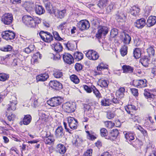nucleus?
Returning <instances> with one entry per match:
<instances>
[{
	"instance_id": "31",
	"label": "nucleus",
	"mask_w": 156,
	"mask_h": 156,
	"mask_svg": "<svg viewBox=\"0 0 156 156\" xmlns=\"http://www.w3.org/2000/svg\"><path fill=\"white\" fill-rule=\"evenodd\" d=\"M39 114L40 117V119L44 121H46L48 118L47 112L41 111L39 112Z\"/></svg>"
},
{
	"instance_id": "59",
	"label": "nucleus",
	"mask_w": 156,
	"mask_h": 156,
	"mask_svg": "<svg viewBox=\"0 0 156 156\" xmlns=\"http://www.w3.org/2000/svg\"><path fill=\"white\" fill-rule=\"evenodd\" d=\"M86 132L87 133V137L88 139L93 140L96 138V137H95L94 135L90 134V133L89 131H86Z\"/></svg>"
},
{
	"instance_id": "55",
	"label": "nucleus",
	"mask_w": 156,
	"mask_h": 156,
	"mask_svg": "<svg viewBox=\"0 0 156 156\" xmlns=\"http://www.w3.org/2000/svg\"><path fill=\"white\" fill-rule=\"evenodd\" d=\"M118 34L117 29L115 28L113 29L110 32V37H114L117 35Z\"/></svg>"
},
{
	"instance_id": "38",
	"label": "nucleus",
	"mask_w": 156,
	"mask_h": 156,
	"mask_svg": "<svg viewBox=\"0 0 156 156\" xmlns=\"http://www.w3.org/2000/svg\"><path fill=\"white\" fill-rule=\"evenodd\" d=\"M97 68L98 70L101 71L103 69H108V66L103 62H101L98 64Z\"/></svg>"
},
{
	"instance_id": "5",
	"label": "nucleus",
	"mask_w": 156,
	"mask_h": 156,
	"mask_svg": "<svg viewBox=\"0 0 156 156\" xmlns=\"http://www.w3.org/2000/svg\"><path fill=\"white\" fill-rule=\"evenodd\" d=\"M150 90L148 89H145L144 90V95L145 97L147 99L148 101L150 102H153V104L156 105V101H154L156 99V95L150 92Z\"/></svg>"
},
{
	"instance_id": "16",
	"label": "nucleus",
	"mask_w": 156,
	"mask_h": 156,
	"mask_svg": "<svg viewBox=\"0 0 156 156\" xmlns=\"http://www.w3.org/2000/svg\"><path fill=\"white\" fill-rule=\"evenodd\" d=\"M68 121L69 126L72 129H75L77 127V122L76 120L71 117L68 118Z\"/></svg>"
},
{
	"instance_id": "29",
	"label": "nucleus",
	"mask_w": 156,
	"mask_h": 156,
	"mask_svg": "<svg viewBox=\"0 0 156 156\" xmlns=\"http://www.w3.org/2000/svg\"><path fill=\"white\" fill-rule=\"evenodd\" d=\"M49 76L46 73L41 74L36 76V80L37 81H44L48 78Z\"/></svg>"
},
{
	"instance_id": "23",
	"label": "nucleus",
	"mask_w": 156,
	"mask_h": 156,
	"mask_svg": "<svg viewBox=\"0 0 156 156\" xmlns=\"http://www.w3.org/2000/svg\"><path fill=\"white\" fill-rule=\"evenodd\" d=\"M119 133L118 130L113 129L111 131L110 135L108 136V137H105V139L113 140L117 137Z\"/></svg>"
},
{
	"instance_id": "40",
	"label": "nucleus",
	"mask_w": 156,
	"mask_h": 156,
	"mask_svg": "<svg viewBox=\"0 0 156 156\" xmlns=\"http://www.w3.org/2000/svg\"><path fill=\"white\" fill-rule=\"evenodd\" d=\"M74 58L77 61L81 60L83 57V54L80 52L78 51L74 53Z\"/></svg>"
},
{
	"instance_id": "43",
	"label": "nucleus",
	"mask_w": 156,
	"mask_h": 156,
	"mask_svg": "<svg viewBox=\"0 0 156 156\" xmlns=\"http://www.w3.org/2000/svg\"><path fill=\"white\" fill-rule=\"evenodd\" d=\"M92 89L94 94L97 98L99 99L101 97L100 93L95 86L92 87Z\"/></svg>"
},
{
	"instance_id": "64",
	"label": "nucleus",
	"mask_w": 156,
	"mask_h": 156,
	"mask_svg": "<svg viewBox=\"0 0 156 156\" xmlns=\"http://www.w3.org/2000/svg\"><path fill=\"white\" fill-rule=\"evenodd\" d=\"M131 91L133 95L135 96H137L138 95V90L136 88H133L131 89Z\"/></svg>"
},
{
	"instance_id": "34",
	"label": "nucleus",
	"mask_w": 156,
	"mask_h": 156,
	"mask_svg": "<svg viewBox=\"0 0 156 156\" xmlns=\"http://www.w3.org/2000/svg\"><path fill=\"white\" fill-rule=\"evenodd\" d=\"M31 121V117L29 115H25L23 120V122L24 125H28Z\"/></svg>"
},
{
	"instance_id": "18",
	"label": "nucleus",
	"mask_w": 156,
	"mask_h": 156,
	"mask_svg": "<svg viewBox=\"0 0 156 156\" xmlns=\"http://www.w3.org/2000/svg\"><path fill=\"white\" fill-rule=\"evenodd\" d=\"M55 136L56 138L61 139L64 135L63 129L61 126H58L55 131Z\"/></svg>"
},
{
	"instance_id": "22",
	"label": "nucleus",
	"mask_w": 156,
	"mask_h": 156,
	"mask_svg": "<svg viewBox=\"0 0 156 156\" xmlns=\"http://www.w3.org/2000/svg\"><path fill=\"white\" fill-rule=\"evenodd\" d=\"M115 19L118 22H124L126 19V15L123 12H119L116 15Z\"/></svg>"
},
{
	"instance_id": "8",
	"label": "nucleus",
	"mask_w": 156,
	"mask_h": 156,
	"mask_svg": "<svg viewBox=\"0 0 156 156\" xmlns=\"http://www.w3.org/2000/svg\"><path fill=\"white\" fill-rule=\"evenodd\" d=\"M77 26L80 30L81 31L87 30L90 27L89 23L87 20H83L80 21L77 23Z\"/></svg>"
},
{
	"instance_id": "61",
	"label": "nucleus",
	"mask_w": 156,
	"mask_h": 156,
	"mask_svg": "<svg viewBox=\"0 0 156 156\" xmlns=\"http://www.w3.org/2000/svg\"><path fill=\"white\" fill-rule=\"evenodd\" d=\"M114 5L111 3L108 6L106 9V12L107 13H109L111 12L113 9Z\"/></svg>"
},
{
	"instance_id": "36",
	"label": "nucleus",
	"mask_w": 156,
	"mask_h": 156,
	"mask_svg": "<svg viewBox=\"0 0 156 156\" xmlns=\"http://www.w3.org/2000/svg\"><path fill=\"white\" fill-rule=\"evenodd\" d=\"M25 6L26 9L28 11V10H31L34 7V3L30 2H26L25 4Z\"/></svg>"
},
{
	"instance_id": "45",
	"label": "nucleus",
	"mask_w": 156,
	"mask_h": 156,
	"mask_svg": "<svg viewBox=\"0 0 156 156\" xmlns=\"http://www.w3.org/2000/svg\"><path fill=\"white\" fill-rule=\"evenodd\" d=\"M9 77V75L5 73H0V81H5L7 80Z\"/></svg>"
},
{
	"instance_id": "4",
	"label": "nucleus",
	"mask_w": 156,
	"mask_h": 156,
	"mask_svg": "<svg viewBox=\"0 0 156 156\" xmlns=\"http://www.w3.org/2000/svg\"><path fill=\"white\" fill-rule=\"evenodd\" d=\"M75 104L67 102L64 103L62 106V108L64 111L68 113L73 112L75 109Z\"/></svg>"
},
{
	"instance_id": "35",
	"label": "nucleus",
	"mask_w": 156,
	"mask_h": 156,
	"mask_svg": "<svg viewBox=\"0 0 156 156\" xmlns=\"http://www.w3.org/2000/svg\"><path fill=\"white\" fill-rule=\"evenodd\" d=\"M108 2V0H99L97 5L100 8L102 9L106 6Z\"/></svg>"
},
{
	"instance_id": "10",
	"label": "nucleus",
	"mask_w": 156,
	"mask_h": 156,
	"mask_svg": "<svg viewBox=\"0 0 156 156\" xmlns=\"http://www.w3.org/2000/svg\"><path fill=\"white\" fill-rule=\"evenodd\" d=\"M147 81L145 79L137 80L133 81V85L138 88L144 87L147 86Z\"/></svg>"
},
{
	"instance_id": "17",
	"label": "nucleus",
	"mask_w": 156,
	"mask_h": 156,
	"mask_svg": "<svg viewBox=\"0 0 156 156\" xmlns=\"http://www.w3.org/2000/svg\"><path fill=\"white\" fill-rule=\"evenodd\" d=\"M52 49L56 53H58L61 51L62 50V46L58 42H55L51 45Z\"/></svg>"
},
{
	"instance_id": "54",
	"label": "nucleus",
	"mask_w": 156,
	"mask_h": 156,
	"mask_svg": "<svg viewBox=\"0 0 156 156\" xmlns=\"http://www.w3.org/2000/svg\"><path fill=\"white\" fill-rule=\"evenodd\" d=\"M48 32H45L43 31H41L39 33V35L43 41L45 39V38L48 34Z\"/></svg>"
},
{
	"instance_id": "57",
	"label": "nucleus",
	"mask_w": 156,
	"mask_h": 156,
	"mask_svg": "<svg viewBox=\"0 0 156 156\" xmlns=\"http://www.w3.org/2000/svg\"><path fill=\"white\" fill-rule=\"evenodd\" d=\"M53 34L55 39L59 41H61L63 40L62 39L58 33L57 31H54L53 32Z\"/></svg>"
},
{
	"instance_id": "51",
	"label": "nucleus",
	"mask_w": 156,
	"mask_h": 156,
	"mask_svg": "<svg viewBox=\"0 0 156 156\" xmlns=\"http://www.w3.org/2000/svg\"><path fill=\"white\" fill-rule=\"evenodd\" d=\"M127 47L126 45H124L121 48L120 50V52L122 56H124L127 54Z\"/></svg>"
},
{
	"instance_id": "14",
	"label": "nucleus",
	"mask_w": 156,
	"mask_h": 156,
	"mask_svg": "<svg viewBox=\"0 0 156 156\" xmlns=\"http://www.w3.org/2000/svg\"><path fill=\"white\" fill-rule=\"evenodd\" d=\"M49 84L51 87L56 90H59L62 87V84L57 81H51Z\"/></svg>"
},
{
	"instance_id": "37",
	"label": "nucleus",
	"mask_w": 156,
	"mask_h": 156,
	"mask_svg": "<svg viewBox=\"0 0 156 156\" xmlns=\"http://www.w3.org/2000/svg\"><path fill=\"white\" fill-rule=\"evenodd\" d=\"M125 90V89L124 87H121L119 88L118 90H117L116 93L117 96L119 97V98H122L124 96V93Z\"/></svg>"
},
{
	"instance_id": "21",
	"label": "nucleus",
	"mask_w": 156,
	"mask_h": 156,
	"mask_svg": "<svg viewBox=\"0 0 156 156\" xmlns=\"http://www.w3.org/2000/svg\"><path fill=\"white\" fill-rule=\"evenodd\" d=\"M123 73H133L134 68L129 65H124L122 66Z\"/></svg>"
},
{
	"instance_id": "6",
	"label": "nucleus",
	"mask_w": 156,
	"mask_h": 156,
	"mask_svg": "<svg viewBox=\"0 0 156 156\" xmlns=\"http://www.w3.org/2000/svg\"><path fill=\"white\" fill-rule=\"evenodd\" d=\"M98 28V30L96 36L98 38H100L102 35H106L108 32V28L105 26H99Z\"/></svg>"
},
{
	"instance_id": "12",
	"label": "nucleus",
	"mask_w": 156,
	"mask_h": 156,
	"mask_svg": "<svg viewBox=\"0 0 156 156\" xmlns=\"http://www.w3.org/2000/svg\"><path fill=\"white\" fill-rule=\"evenodd\" d=\"M12 101H10V103L8 105L7 111L12 112V111H14L16 108V105L17 104L16 98L14 96H12L11 99Z\"/></svg>"
},
{
	"instance_id": "39",
	"label": "nucleus",
	"mask_w": 156,
	"mask_h": 156,
	"mask_svg": "<svg viewBox=\"0 0 156 156\" xmlns=\"http://www.w3.org/2000/svg\"><path fill=\"white\" fill-rule=\"evenodd\" d=\"M66 22H63L57 27L58 29L61 31L62 33L65 32V30L66 29Z\"/></svg>"
},
{
	"instance_id": "60",
	"label": "nucleus",
	"mask_w": 156,
	"mask_h": 156,
	"mask_svg": "<svg viewBox=\"0 0 156 156\" xmlns=\"http://www.w3.org/2000/svg\"><path fill=\"white\" fill-rule=\"evenodd\" d=\"M12 49V47L9 45L5 47L2 48L1 50L4 51H10Z\"/></svg>"
},
{
	"instance_id": "20",
	"label": "nucleus",
	"mask_w": 156,
	"mask_h": 156,
	"mask_svg": "<svg viewBox=\"0 0 156 156\" xmlns=\"http://www.w3.org/2000/svg\"><path fill=\"white\" fill-rule=\"evenodd\" d=\"M66 13V10L65 9L59 10L56 9L53 14L57 18L62 19L64 17Z\"/></svg>"
},
{
	"instance_id": "62",
	"label": "nucleus",
	"mask_w": 156,
	"mask_h": 156,
	"mask_svg": "<svg viewBox=\"0 0 156 156\" xmlns=\"http://www.w3.org/2000/svg\"><path fill=\"white\" fill-rule=\"evenodd\" d=\"M92 150L91 149L87 150L83 154V156H92Z\"/></svg>"
},
{
	"instance_id": "19",
	"label": "nucleus",
	"mask_w": 156,
	"mask_h": 156,
	"mask_svg": "<svg viewBox=\"0 0 156 156\" xmlns=\"http://www.w3.org/2000/svg\"><path fill=\"white\" fill-rule=\"evenodd\" d=\"M147 23L144 18H141L137 20L134 23V26L138 28L141 29L143 28Z\"/></svg>"
},
{
	"instance_id": "50",
	"label": "nucleus",
	"mask_w": 156,
	"mask_h": 156,
	"mask_svg": "<svg viewBox=\"0 0 156 156\" xmlns=\"http://www.w3.org/2000/svg\"><path fill=\"white\" fill-rule=\"evenodd\" d=\"M100 134L102 137H104L105 138L108 137L107 130L105 128H102L100 129Z\"/></svg>"
},
{
	"instance_id": "32",
	"label": "nucleus",
	"mask_w": 156,
	"mask_h": 156,
	"mask_svg": "<svg viewBox=\"0 0 156 156\" xmlns=\"http://www.w3.org/2000/svg\"><path fill=\"white\" fill-rule=\"evenodd\" d=\"M98 85L101 87H107L109 83V81L106 80L100 79L98 81Z\"/></svg>"
},
{
	"instance_id": "3",
	"label": "nucleus",
	"mask_w": 156,
	"mask_h": 156,
	"mask_svg": "<svg viewBox=\"0 0 156 156\" xmlns=\"http://www.w3.org/2000/svg\"><path fill=\"white\" fill-rule=\"evenodd\" d=\"M62 99L60 97H54L47 101L48 104L52 107H56L60 105L62 103Z\"/></svg>"
},
{
	"instance_id": "52",
	"label": "nucleus",
	"mask_w": 156,
	"mask_h": 156,
	"mask_svg": "<svg viewBox=\"0 0 156 156\" xmlns=\"http://www.w3.org/2000/svg\"><path fill=\"white\" fill-rule=\"evenodd\" d=\"M48 34L46 37L45 38V39L44 40V41L47 42H50L53 40V37L50 33L48 32Z\"/></svg>"
},
{
	"instance_id": "13",
	"label": "nucleus",
	"mask_w": 156,
	"mask_h": 156,
	"mask_svg": "<svg viewBox=\"0 0 156 156\" xmlns=\"http://www.w3.org/2000/svg\"><path fill=\"white\" fill-rule=\"evenodd\" d=\"M86 56L90 59L95 60L97 59L99 55L98 53L93 50H89L86 54Z\"/></svg>"
},
{
	"instance_id": "11",
	"label": "nucleus",
	"mask_w": 156,
	"mask_h": 156,
	"mask_svg": "<svg viewBox=\"0 0 156 156\" xmlns=\"http://www.w3.org/2000/svg\"><path fill=\"white\" fill-rule=\"evenodd\" d=\"M43 2L48 12L50 14L54 13L56 9V8L53 7L52 4L48 0H43Z\"/></svg>"
},
{
	"instance_id": "9",
	"label": "nucleus",
	"mask_w": 156,
	"mask_h": 156,
	"mask_svg": "<svg viewBox=\"0 0 156 156\" xmlns=\"http://www.w3.org/2000/svg\"><path fill=\"white\" fill-rule=\"evenodd\" d=\"M45 136H43L44 141L46 144L51 145L54 144L55 139L53 136L44 132Z\"/></svg>"
},
{
	"instance_id": "28",
	"label": "nucleus",
	"mask_w": 156,
	"mask_h": 156,
	"mask_svg": "<svg viewBox=\"0 0 156 156\" xmlns=\"http://www.w3.org/2000/svg\"><path fill=\"white\" fill-rule=\"evenodd\" d=\"M66 47L68 50L72 51L76 48L77 44L75 41H69L66 44Z\"/></svg>"
},
{
	"instance_id": "49",
	"label": "nucleus",
	"mask_w": 156,
	"mask_h": 156,
	"mask_svg": "<svg viewBox=\"0 0 156 156\" xmlns=\"http://www.w3.org/2000/svg\"><path fill=\"white\" fill-rule=\"evenodd\" d=\"M71 80L76 84H78L80 82V80L78 77L75 75H72L70 76Z\"/></svg>"
},
{
	"instance_id": "58",
	"label": "nucleus",
	"mask_w": 156,
	"mask_h": 156,
	"mask_svg": "<svg viewBox=\"0 0 156 156\" xmlns=\"http://www.w3.org/2000/svg\"><path fill=\"white\" fill-rule=\"evenodd\" d=\"M134 114H131L130 115V118L134 121H137L138 122L140 121V117L138 115H135Z\"/></svg>"
},
{
	"instance_id": "48",
	"label": "nucleus",
	"mask_w": 156,
	"mask_h": 156,
	"mask_svg": "<svg viewBox=\"0 0 156 156\" xmlns=\"http://www.w3.org/2000/svg\"><path fill=\"white\" fill-rule=\"evenodd\" d=\"M134 56L135 58H139L141 56L140 51L139 48H136L133 51Z\"/></svg>"
},
{
	"instance_id": "47",
	"label": "nucleus",
	"mask_w": 156,
	"mask_h": 156,
	"mask_svg": "<svg viewBox=\"0 0 156 156\" xmlns=\"http://www.w3.org/2000/svg\"><path fill=\"white\" fill-rule=\"evenodd\" d=\"M54 76L57 78H61L62 76V73L59 70H55L53 73Z\"/></svg>"
},
{
	"instance_id": "24",
	"label": "nucleus",
	"mask_w": 156,
	"mask_h": 156,
	"mask_svg": "<svg viewBox=\"0 0 156 156\" xmlns=\"http://www.w3.org/2000/svg\"><path fill=\"white\" fill-rule=\"evenodd\" d=\"M137 108L134 105H129L125 107V110L129 114H134L137 110Z\"/></svg>"
},
{
	"instance_id": "46",
	"label": "nucleus",
	"mask_w": 156,
	"mask_h": 156,
	"mask_svg": "<svg viewBox=\"0 0 156 156\" xmlns=\"http://www.w3.org/2000/svg\"><path fill=\"white\" fill-rule=\"evenodd\" d=\"M101 105L105 106L110 105L112 103V101L109 99H105L101 100Z\"/></svg>"
},
{
	"instance_id": "44",
	"label": "nucleus",
	"mask_w": 156,
	"mask_h": 156,
	"mask_svg": "<svg viewBox=\"0 0 156 156\" xmlns=\"http://www.w3.org/2000/svg\"><path fill=\"white\" fill-rule=\"evenodd\" d=\"M11 113L8 111L6 112V116L7 117L9 121H13L15 118V115L12 114Z\"/></svg>"
},
{
	"instance_id": "7",
	"label": "nucleus",
	"mask_w": 156,
	"mask_h": 156,
	"mask_svg": "<svg viewBox=\"0 0 156 156\" xmlns=\"http://www.w3.org/2000/svg\"><path fill=\"white\" fill-rule=\"evenodd\" d=\"M2 37L6 40H11L14 39L15 36V33L10 30L5 31L2 33Z\"/></svg>"
},
{
	"instance_id": "2",
	"label": "nucleus",
	"mask_w": 156,
	"mask_h": 156,
	"mask_svg": "<svg viewBox=\"0 0 156 156\" xmlns=\"http://www.w3.org/2000/svg\"><path fill=\"white\" fill-rule=\"evenodd\" d=\"M13 20V17L12 14L9 13H5L1 17V21L5 25L11 24Z\"/></svg>"
},
{
	"instance_id": "27",
	"label": "nucleus",
	"mask_w": 156,
	"mask_h": 156,
	"mask_svg": "<svg viewBox=\"0 0 156 156\" xmlns=\"http://www.w3.org/2000/svg\"><path fill=\"white\" fill-rule=\"evenodd\" d=\"M156 23V16H150L147 20V25L149 27L154 25Z\"/></svg>"
},
{
	"instance_id": "15",
	"label": "nucleus",
	"mask_w": 156,
	"mask_h": 156,
	"mask_svg": "<svg viewBox=\"0 0 156 156\" xmlns=\"http://www.w3.org/2000/svg\"><path fill=\"white\" fill-rule=\"evenodd\" d=\"M64 61L67 63L71 64L73 62L74 59L72 56L68 53H65L63 54Z\"/></svg>"
},
{
	"instance_id": "30",
	"label": "nucleus",
	"mask_w": 156,
	"mask_h": 156,
	"mask_svg": "<svg viewBox=\"0 0 156 156\" xmlns=\"http://www.w3.org/2000/svg\"><path fill=\"white\" fill-rule=\"evenodd\" d=\"M35 12L37 14L41 15L44 13L45 10L42 6L36 5H35Z\"/></svg>"
},
{
	"instance_id": "33",
	"label": "nucleus",
	"mask_w": 156,
	"mask_h": 156,
	"mask_svg": "<svg viewBox=\"0 0 156 156\" xmlns=\"http://www.w3.org/2000/svg\"><path fill=\"white\" fill-rule=\"evenodd\" d=\"M57 151L61 154H64L66 151V148L62 144H58L57 146Z\"/></svg>"
},
{
	"instance_id": "63",
	"label": "nucleus",
	"mask_w": 156,
	"mask_h": 156,
	"mask_svg": "<svg viewBox=\"0 0 156 156\" xmlns=\"http://www.w3.org/2000/svg\"><path fill=\"white\" fill-rule=\"evenodd\" d=\"M105 126L107 128H111L113 126V124L111 121H106L105 122Z\"/></svg>"
},
{
	"instance_id": "26",
	"label": "nucleus",
	"mask_w": 156,
	"mask_h": 156,
	"mask_svg": "<svg viewBox=\"0 0 156 156\" xmlns=\"http://www.w3.org/2000/svg\"><path fill=\"white\" fill-rule=\"evenodd\" d=\"M123 133L126 141L128 142H130L135 139L134 134L125 131Z\"/></svg>"
},
{
	"instance_id": "41",
	"label": "nucleus",
	"mask_w": 156,
	"mask_h": 156,
	"mask_svg": "<svg viewBox=\"0 0 156 156\" xmlns=\"http://www.w3.org/2000/svg\"><path fill=\"white\" fill-rule=\"evenodd\" d=\"M130 11L131 14L134 16H136L139 13L140 9L139 8L134 6L131 8V9H130Z\"/></svg>"
},
{
	"instance_id": "42",
	"label": "nucleus",
	"mask_w": 156,
	"mask_h": 156,
	"mask_svg": "<svg viewBox=\"0 0 156 156\" xmlns=\"http://www.w3.org/2000/svg\"><path fill=\"white\" fill-rule=\"evenodd\" d=\"M123 38V41L124 43L126 44H129L131 41V38L129 35L125 34Z\"/></svg>"
},
{
	"instance_id": "1",
	"label": "nucleus",
	"mask_w": 156,
	"mask_h": 156,
	"mask_svg": "<svg viewBox=\"0 0 156 156\" xmlns=\"http://www.w3.org/2000/svg\"><path fill=\"white\" fill-rule=\"evenodd\" d=\"M22 20L26 25L28 27L33 28L41 22L40 20H39L37 21L32 16L28 15H25L23 16Z\"/></svg>"
},
{
	"instance_id": "56",
	"label": "nucleus",
	"mask_w": 156,
	"mask_h": 156,
	"mask_svg": "<svg viewBox=\"0 0 156 156\" xmlns=\"http://www.w3.org/2000/svg\"><path fill=\"white\" fill-rule=\"evenodd\" d=\"M147 52L149 55L154 56L155 51L153 48L150 46L147 49Z\"/></svg>"
},
{
	"instance_id": "25",
	"label": "nucleus",
	"mask_w": 156,
	"mask_h": 156,
	"mask_svg": "<svg viewBox=\"0 0 156 156\" xmlns=\"http://www.w3.org/2000/svg\"><path fill=\"white\" fill-rule=\"evenodd\" d=\"M140 62L144 66L147 67L150 62V58L147 56H144L141 58Z\"/></svg>"
},
{
	"instance_id": "53",
	"label": "nucleus",
	"mask_w": 156,
	"mask_h": 156,
	"mask_svg": "<svg viewBox=\"0 0 156 156\" xmlns=\"http://www.w3.org/2000/svg\"><path fill=\"white\" fill-rule=\"evenodd\" d=\"M34 45H30L28 47L25 48L24 50V51L27 53L28 54L31 51L34 50Z\"/></svg>"
}]
</instances>
